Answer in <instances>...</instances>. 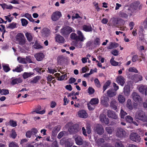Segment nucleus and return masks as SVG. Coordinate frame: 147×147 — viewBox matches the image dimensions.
I'll list each match as a JSON object with an SVG mask.
<instances>
[{"mask_svg":"<svg viewBox=\"0 0 147 147\" xmlns=\"http://www.w3.org/2000/svg\"><path fill=\"white\" fill-rule=\"evenodd\" d=\"M17 59L19 62L20 63L23 64L27 63V61L26 58L19 57Z\"/></svg>","mask_w":147,"mask_h":147,"instance_id":"obj_35","label":"nucleus"},{"mask_svg":"<svg viewBox=\"0 0 147 147\" xmlns=\"http://www.w3.org/2000/svg\"><path fill=\"white\" fill-rule=\"evenodd\" d=\"M82 27L83 30L86 32H91L92 30L91 25L90 24L88 25H84Z\"/></svg>","mask_w":147,"mask_h":147,"instance_id":"obj_21","label":"nucleus"},{"mask_svg":"<svg viewBox=\"0 0 147 147\" xmlns=\"http://www.w3.org/2000/svg\"><path fill=\"white\" fill-rule=\"evenodd\" d=\"M31 132V133L32 135L33 136H35V137H36V134L37 133V129L36 128H33L31 129L30 130Z\"/></svg>","mask_w":147,"mask_h":147,"instance_id":"obj_52","label":"nucleus"},{"mask_svg":"<svg viewBox=\"0 0 147 147\" xmlns=\"http://www.w3.org/2000/svg\"><path fill=\"white\" fill-rule=\"evenodd\" d=\"M75 140L76 144L79 145H81L83 144L84 141L82 137L80 136H76Z\"/></svg>","mask_w":147,"mask_h":147,"instance_id":"obj_15","label":"nucleus"},{"mask_svg":"<svg viewBox=\"0 0 147 147\" xmlns=\"http://www.w3.org/2000/svg\"><path fill=\"white\" fill-rule=\"evenodd\" d=\"M100 121L103 123H104L105 124H108L109 123V119L106 117V115L104 114H102L100 116Z\"/></svg>","mask_w":147,"mask_h":147,"instance_id":"obj_13","label":"nucleus"},{"mask_svg":"<svg viewBox=\"0 0 147 147\" xmlns=\"http://www.w3.org/2000/svg\"><path fill=\"white\" fill-rule=\"evenodd\" d=\"M78 115L80 118H86L88 116V115L86 111L84 110L79 111L78 112Z\"/></svg>","mask_w":147,"mask_h":147,"instance_id":"obj_12","label":"nucleus"},{"mask_svg":"<svg viewBox=\"0 0 147 147\" xmlns=\"http://www.w3.org/2000/svg\"><path fill=\"white\" fill-rule=\"evenodd\" d=\"M16 24L14 22L10 24L7 27V28H9L11 29H13L16 27Z\"/></svg>","mask_w":147,"mask_h":147,"instance_id":"obj_43","label":"nucleus"},{"mask_svg":"<svg viewBox=\"0 0 147 147\" xmlns=\"http://www.w3.org/2000/svg\"><path fill=\"white\" fill-rule=\"evenodd\" d=\"M65 79L66 80L67 79V75L66 74L64 75H62L61 77L58 78V80H62Z\"/></svg>","mask_w":147,"mask_h":147,"instance_id":"obj_46","label":"nucleus"},{"mask_svg":"<svg viewBox=\"0 0 147 147\" xmlns=\"http://www.w3.org/2000/svg\"><path fill=\"white\" fill-rule=\"evenodd\" d=\"M132 96L133 100L139 104H141L142 102V99L138 95L137 92H133Z\"/></svg>","mask_w":147,"mask_h":147,"instance_id":"obj_6","label":"nucleus"},{"mask_svg":"<svg viewBox=\"0 0 147 147\" xmlns=\"http://www.w3.org/2000/svg\"><path fill=\"white\" fill-rule=\"evenodd\" d=\"M63 105H66L69 102V100L67 99V98L65 96L63 99Z\"/></svg>","mask_w":147,"mask_h":147,"instance_id":"obj_60","label":"nucleus"},{"mask_svg":"<svg viewBox=\"0 0 147 147\" xmlns=\"http://www.w3.org/2000/svg\"><path fill=\"white\" fill-rule=\"evenodd\" d=\"M64 131H61L58 134L57 138L58 139H61L64 134Z\"/></svg>","mask_w":147,"mask_h":147,"instance_id":"obj_63","label":"nucleus"},{"mask_svg":"<svg viewBox=\"0 0 147 147\" xmlns=\"http://www.w3.org/2000/svg\"><path fill=\"white\" fill-rule=\"evenodd\" d=\"M26 135L27 138H30L31 136L32 135L31 132L30 130H28L27 131L26 133Z\"/></svg>","mask_w":147,"mask_h":147,"instance_id":"obj_58","label":"nucleus"},{"mask_svg":"<svg viewBox=\"0 0 147 147\" xmlns=\"http://www.w3.org/2000/svg\"><path fill=\"white\" fill-rule=\"evenodd\" d=\"M34 73L32 72H24L22 74V76L24 79H26L31 76Z\"/></svg>","mask_w":147,"mask_h":147,"instance_id":"obj_28","label":"nucleus"},{"mask_svg":"<svg viewBox=\"0 0 147 147\" xmlns=\"http://www.w3.org/2000/svg\"><path fill=\"white\" fill-rule=\"evenodd\" d=\"M16 43L25 48L27 45L26 40L23 33H19L15 36Z\"/></svg>","mask_w":147,"mask_h":147,"instance_id":"obj_1","label":"nucleus"},{"mask_svg":"<svg viewBox=\"0 0 147 147\" xmlns=\"http://www.w3.org/2000/svg\"><path fill=\"white\" fill-rule=\"evenodd\" d=\"M45 55L43 53H37V61H41L44 58Z\"/></svg>","mask_w":147,"mask_h":147,"instance_id":"obj_26","label":"nucleus"},{"mask_svg":"<svg viewBox=\"0 0 147 147\" xmlns=\"http://www.w3.org/2000/svg\"><path fill=\"white\" fill-rule=\"evenodd\" d=\"M21 20L22 26H26L28 24V21L26 19L22 18Z\"/></svg>","mask_w":147,"mask_h":147,"instance_id":"obj_45","label":"nucleus"},{"mask_svg":"<svg viewBox=\"0 0 147 147\" xmlns=\"http://www.w3.org/2000/svg\"><path fill=\"white\" fill-rule=\"evenodd\" d=\"M86 131L88 134H90L91 131L90 126L89 125H88L86 127Z\"/></svg>","mask_w":147,"mask_h":147,"instance_id":"obj_64","label":"nucleus"},{"mask_svg":"<svg viewBox=\"0 0 147 147\" xmlns=\"http://www.w3.org/2000/svg\"><path fill=\"white\" fill-rule=\"evenodd\" d=\"M104 142V140L103 138H100L98 139L96 141V144L98 146H101L102 147H109V145L106 144L102 146L103 143Z\"/></svg>","mask_w":147,"mask_h":147,"instance_id":"obj_18","label":"nucleus"},{"mask_svg":"<svg viewBox=\"0 0 147 147\" xmlns=\"http://www.w3.org/2000/svg\"><path fill=\"white\" fill-rule=\"evenodd\" d=\"M135 118L137 121L139 120L145 121L146 119L144 113L141 110L138 111L136 113Z\"/></svg>","mask_w":147,"mask_h":147,"instance_id":"obj_2","label":"nucleus"},{"mask_svg":"<svg viewBox=\"0 0 147 147\" xmlns=\"http://www.w3.org/2000/svg\"><path fill=\"white\" fill-rule=\"evenodd\" d=\"M77 33L78 35V36H77L79 40H80L82 42L85 39V38H84L82 32L80 31L79 30L77 31Z\"/></svg>","mask_w":147,"mask_h":147,"instance_id":"obj_24","label":"nucleus"},{"mask_svg":"<svg viewBox=\"0 0 147 147\" xmlns=\"http://www.w3.org/2000/svg\"><path fill=\"white\" fill-rule=\"evenodd\" d=\"M130 138L131 140L136 142H140L141 139L140 137L136 133L131 134Z\"/></svg>","mask_w":147,"mask_h":147,"instance_id":"obj_10","label":"nucleus"},{"mask_svg":"<svg viewBox=\"0 0 147 147\" xmlns=\"http://www.w3.org/2000/svg\"><path fill=\"white\" fill-rule=\"evenodd\" d=\"M107 115L109 117L114 119H117L118 118V116L115 112L110 110L107 111Z\"/></svg>","mask_w":147,"mask_h":147,"instance_id":"obj_17","label":"nucleus"},{"mask_svg":"<svg viewBox=\"0 0 147 147\" xmlns=\"http://www.w3.org/2000/svg\"><path fill=\"white\" fill-rule=\"evenodd\" d=\"M41 109V107L40 106H37V114H44L45 112V110H43L41 111H39Z\"/></svg>","mask_w":147,"mask_h":147,"instance_id":"obj_44","label":"nucleus"},{"mask_svg":"<svg viewBox=\"0 0 147 147\" xmlns=\"http://www.w3.org/2000/svg\"><path fill=\"white\" fill-rule=\"evenodd\" d=\"M131 79L135 82H137L139 81L142 80V77L139 74H134L131 76L130 77Z\"/></svg>","mask_w":147,"mask_h":147,"instance_id":"obj_11","label":"nucleus"},{"mask_svg":"<svg viewBox=\"0 0 147 147\" xmlns=\"http://www.w3.org/2000/svg\"><path fill=\"white\" fill-rule=\"evenodd\" d=\"M70 38L71 39L76 40V41L79 40L76 34L74 33H72L70 35Z\"/></svg>","mask_w":147,"mask_h":147,"instance_id":"obj_39","label":"nucleus"},{"mask_svg":"<svg viewBox=\"0 0 147 147\" xmlns=\"http://www.w3.org/2000/svg\"><path fill=\"white\" fill-rule=\"evenodd\" d=\"M111 82L110 80H108L105 83L103 86V92H104L111 84Z\"/></svg>","mask_w":147,"mask_h":147,"instance_id":"obj_32","label":"nucleus"},{"mask_svg":"<svg viewBox=\"0 0 147 147\" xmlns=\"http://www.w3.org/2000/svg\"><path fill=\"white\" fill-rule=\"evenodd\" d=\"M125 119L129 123H131L133 122V119L130 116L128 115L125 118Z\"/></svg>","mask_w":147,"mask_h":147,"instance_id":"obj_42","label":"nucleus"},{"mask_svg":"<svg viewBox=\"0 0 147 147\" xmlns=\"http://www.w3.org/2000/svg\"><path fill=\"white\" fill-rule=\"evenodd\" d=\"M118 99L119 102L121 103H123L125 100V97L121 95H119L118 96Z\"/></svg>","mask_w":147,"mask_h":147,"instance_id":"obj_34","label":"nucleus"},{"mask_svg":"<svg viewBox=\"0 0 147 147\" xmlns=\"http://www.w3.org/2000/svg\"><path fill=\"white\" fill-rule=\"evenodd\" d=\"M133 88V85L131 82H128L124 87L123 92H130L131 89Z\"/></svg>","mask_w":147,"mask_h":147,"instance_id":"obj_16","label":"nucleus"},{"mask_svg":"<svg viewBox=\"0 0 147 147\" xmlns=\"http://www.w3.org/2000/svg\"><path fill=\"white\" fill-rule=\"evenodd\" d=\"M73 31L71 27L66 26L63 27L61 30V33L65 37Z\"/></svg>","mask_w":147,"mask_h":147,"instance_id":"obj_3","label":"nucleus"},{"mask_svg":"<svg viewBox=\"0 0 147 147\" xmlns=\"http://www.w3.org/2000/svg\"><path fill=\"white\" fill-rule=\"evenodd\" d=\"M126 106L129 109L132 110L133 108L131 101V100L129 99L127 100Z\"/></svg>","mask_w":147,"mask_h":147,"instance_id":"obj_30","label":"nucleus"},{"mask_svg":"<svg viewBox=\"0 0 147 147\" xmlns=\"http://www.w3.org/2000/svg\"><path fill=\"white\" fill-rule=\"evenodd\" d=\"M3 68L4 71L6 72H7L10 70V68L7 65L3 66Z\"/></svg>","mask_w":147,"mask_h":147,"instance_id":"obj_62","label":"nucleus"},{"mask_svg":"<svg viewBox=\"0 0 147 147\" xmlns=\"http://www.w3.org/2000/svg\"><path fill=\"white\" fill-rule=\"evenodd\" d=\"M117 102L115 100H112L111 103V106L114 110H116L117 108Z\"/></svg>","mask_w":147,"mask_h":147,"instance_id":"obj_33","label":"nucleus"},{"mask_svg":"<svg viewBox=\"0 0 147 147\" xmlns=\"http://www.w3.org/2000/svg\"><path fill=\"white\" fill-rule=\"evenodd\" d=\"M23 69L22 67L20 66H18L15 69L12 70L13 71H16L18 72H20L22 71Z\"/></svg>","mask_w":147,"mask_h":147,"instance_id":"obj_41","label":"nucleus"},{"mask_svg":"<svg viewBox=\"0 0 147 147\" xmlns=\"http://www.w3.org/2000/svg\"><path fill=\"white\" fill-rule=\"evenodd\" d=\"M119 46V44L115 42H111L110 43L109 46L107 47V48L109 49H112L113 48H115Z\"/></svg>","mask_w":147,"mask_h":147,"instance_id":"obj_22","label":"nucleus"},{"mask_svg":"<svg viewBox=\"0 0 147 147\" xmlns=\"http://www.w3.org/2000/svg\"><path fill=\"white\" fill-rule=\"evenodd\" d=\"M115 147H124L121 141L116 142L115 145Z\"/></svg>","mask_w":147,"mask_h":147,"instance_id":"obj_50","label":"nucleus"},{"mask_svg":"<svg viewBox=\"0 0 147 147\" xmlns=\"http://www.w3.org/2000/svg\"><path fill=\"white\" fill-rule=\"evenodd\" d=\"M95 83L97 87H100V82L97 78H95L94 80Z\"/></svg>","mask_w":147,"mask_h":147,"instance_id":"obj_59","label":"nucleus"},{"mask_svg":"<svg viewBox=\"0 0 147 147\" xmlns=\"http://www.w3.org/2000/svg\"><path fill=\"white\" fill-rule=\"evenodd\" d=\"M111 53L115 56H117L118 55V51L116 49L112 50L111 52Z\"/></svg>","mask_w":147,"mask_h":147,"instance_id":"obj_56","label":"nucleus"},{"mask_svg":"<svg viewBox=\"0 0 147 147\" xmlns=\"http://www.w3.org/2000/svg\"><path fill=\"white\" fill-rule=\"evenodd\" d=\"M9 147H19L18 144L15 142H12L9 144Z\"/></svg>","mask_w":147,"mask_h":147,"instance_id":"obj_49","label":"nucleus"},{"mask_svg":"<svg viewBox=\"0 0 147 147\" xmlns=\"http://www.w3.org/2000/svg\"><path fill=\"white\" fill-rule=\"evenodd\" d=\"M93 44L96 46H100L101 44L100 38H95L93 41Z\"/></svg>","mask_w":147,"mask_h":147,"instance_id":"obj_31","label":"nucleus"},{"mask_svg":"<svg viewBox=\"0 0 147 147\" xmlns=\"http://www.w3.org/2000/svg\"><path fill=\"white\" fill-rule=\"evenodd\" d=\"M22 80L21 78H16L13 80L11 82V84L12 85H14L16 84H18L19 83H20L22 82Z\"/></svg>","mask_w":147,"mask_h":147,"instance_id":"obj_27","label":"nucleus"},{"mask_svg":"<svg viewBox=\"0 0 147 147\" xmlns=\"http://www.w3.org/2000/svg\"><path fill=\"white\" fill-rule=\"evenodd\" d=\"M55 41L59 43H63L64 42V38L59 34H57L55 37Z\"/></svg>","mask_w":147,"mask_h":147,"instance_id":"obj_19","label":"nucleus"},{"mask_svg":"<svg viewBox=\"0 0 147 147\" xmlns=\"http://www.w3.org/2000/svg\"><path fill=\"white\" fill-rule=\"evenodd\" d=\"M125 78L121 76H118L116 79L117 82L122 86H123L125 83Z\"/></svg>","mask_w":147,"mask_h":147,"instance_id":"obj_14","label":"nucleus"},{"mask_svg":"<svg viewBox=\"0 0 147 147\" xmlns=\"http://www.w3.org/2000/svg\"><path fill=\"white\" fill-rule=\"evenodd\" d=\"M127 115L126 112H125L123 110L121 109L120 112V116L121 118H124L125 116Z\"/></svg>","mask_w":147,"mask_h":147,"instance_id":"obj_48","label":"nucleus"},{"mask_svg":"<svg viewBox=\"0 0 147 147\" xmlns=\"http://www.w3.org/2000/svg\"><path fill=\"white\" fill-rule=\"evenodd\" d=\"M68 81L69 83L71 84L74 83L76 81V80L74 78L71 77L70 78Z\"/></svg>","mask_w":147,"mask_h":147,"instance_id":"obj_57","label":"nucleus"},{"mask_svg":"<svg viewBox=\"0 0 147 147\" xmlns=\"http://www.w3.org/2000/svg\"><path fill=\"white\" fill-rule=\"evenodd\" d=\"M98 99L97 98H94L91 100L90 103L91 105L95 106V105L98 104Z\"/></svg>","mask_w":147,"mask_h":147,"instance_id":"obj_25","label":"nucleus"},{"mask_svg":"<svg viewBox=\"0 0 147 147\" xmlns=\"http://www.w3.org/2000/svg\"><path fill=\"white\" fill-rule=\"evenodd\" d=\"M73 145L72 142L70 141L69 142L68 141H67L65 143V147H71Z\"/></svg>","mask_w":147,"mask_h":147,"instance_id":"obj_47","label":"nucleus"},{"mask_svg":"<svg viewBox=\"0 0 147 147\" xmlns=\"http://www.w3.org/2000/svg\"><path fill=\"white\" fill-rule=\"evenodd\" d=\"M101 104L106 107H107L108 105V102L109 101V99L107 97L106 95H104L101 98Z\"/></svg>","mask_w":147,"mask_h":147,"instance_id":"obj_9","label":"nucleus"},{"mask_svg":"<svg viewBox=\"0 0 147 147\" xmlns=\"http://www.w3.org/2000/svg\"><path fill=\"white\" fill-rule=\"evenodd\" d=\"M137 132L139 135L141 136H144V131L141 129H138Z\"/></svg>","mask_w":147,"mask_h":147,"instance_id":"obj_61","label":"nucleus"},{"mask_svg":"<svg viewBox=\"0 0 147 147\" xmlns=\"http://www.w3.org/2000/svg\"><path fill=\"white\" fill-rule=\"evenodd\" d=\"M125 22V21L122 19L120 18H117V27L124 25Z\"/></svg>","mask_w":147,"mask_h":147,"instance_id":"obj_29","label":"nucleus"},{"mask_svg":"<svg viewBox=\"0 0 147 147\" xmlns=\"http://www.w3.org/2000/svg\"><path fill=\"white\" fill-rule=\"evenodd\" d=\"M50 30L47 28H44L42 30L41 32L43 34L46 35L48 34L50 32Z\"/></svg>","mask_w":147,"mask_h":147,"instance_id":"obj_37","label":"nucleus"},{"mask_svg":"<svg viewBox=\"0 0 147 147\" xmlns=\"http://www.w3.org/2000/svg\"><path fill=\"white\" fill-rule=\"evenodd\" d=\"M61 12L58 11H56L53 12L51 16V19L54 22L57 21L61 16Z\"/></svg>","mask_w":147,"mask_h":147,"instance_id":"obj_4","label":"nucleus"},{"mask_svg":"<svg viewBox=\"0 0 147 147\" xmlns=\"http://www.w3.org/2000/svg\"><path fill=\"white\" fill-rule=\"evenodd\" d=\"M129 71L131 72H134L136 73H138V70L135 68L134 67H130L129 69Z\"/></svg>","mask_w":147,"mask_h":147,"instance_id":"obj_54","label":"nucleus"},{"mask_svg":"<svg viewBox=\"0 0 147 147\" xmlns=\"http://www.w3.org/2000/svg\"><path fill=\"white\" fill-rule=\"evenodd\" d=\"M115 57H112L111 59L110 60V62L111 65L114 66H116L118 65L119 63V65H120L121 63L120 62H118L114 60Z\"/></svg>","mask_w":147,"mask_h":147,"instance_id":"obj_23","label":"nucleus"},{"mask_svg":"<svg viewBox=\"0 0 147 147\" xmlns=\"http://www.w3.org/2000/svg\"><path fill=\"white\" fill-rule=\"evenodd\" d=\"M139 92H145V86H142L139 88Z\"/></svg>","mask_w":147,"mask_h":147,"instance_id":"obj_55","label":"nucleus"},{"mask_svg":"<svg viewBox=\"0 0 147 147\" xmlns=\"http://www.w3.org/2000/svg\"><path fill=\"white\" fill-rule=\"evenodd\" d=\"M119 15L121 17L124 18H127L128 17V15L126 13L123 12L120 13Z\"/></svg>","mask_w":147,"mask_h":147,"instance_id":"obj_51","label":"nucleus"},{"mask_svg":"<svg viewBox=\"0 0 147 147\" xmlns=\"http://www.w3.org/2000/svg\"><path fill=\"white\" fill-rule=\"evenodd\" d=\"M88 108L89 110L92 111L94 110L95 108V106L92 105L90 104V103L88 104Z\"/></svg>","mask_w":147,"mask_h":147,"instance_id":"obj_53","label":"nucleus"},{"mask_svg":"<svg viewBox=\"0 0 147 147\" xmlns=\"http://www.w3.org/2000/svg\"><path fill=\"white\" fill-rule=\"evenodd\" d=\"M111 20L112 22L109 26H111L113 28L117 27V18H113L111 19Z\"/></svg>","mask_w":147,"mask_h":147,"instance_id":"obj_20","label":"nucleus"},{"mask_svg":"<svg viewBox=\"0 0 147 147\" xmlns=\"http://www.w3.org/2000/svg\"><path fill=\"white\" fill-rule=\"evenodd\" d=\"M105 130L109 134H111L114 130V129L113 127L108 126L106 128Z\"/></svg>","mask_w":147,"mask_h":147,"instance_id":"obj_36","label":"nucleus"},{"mask_svg":"<svg viewBox=\"0 0 147 147\" xmlns=\"http://www.w3.org/2000/svg\"><path fill=\"white\" fill-rule=\"evenodd\" d=\"M94 131L98 134L101 135L104 133V130L101 125L98 124L94 129Z\"/></svg>","mask_w":147,"mask_h":147,"instance_id":"obj_7","label":"nucleus"},{"mask_svg":"<svg viewBox=\"0 0 147 147\" xmlns=\"http://www.w3.org/2000/svg\"><path fill=\"white\" fill-rule=\"evenodd\" d=\"M23 16L28 19L30 21L33 22L34 20L32 18L31 15L28 13H25Z\"/></svg>","mask_w":147,"mask_h":147,"instance_id":"obj_40","label":"nucleus"},{"mask_svg":"<svg viewBox=\"0 0 147 147\" xmlns=\"http://www.w3.org/2000/svg\"><path fill=\"white\" fill-rule=\"evenodd\" d=\"M125 131L121 127L118 128L117 129L116 135L117 136L120 138H123L125 137L126 134Z\"/></svg>","mask_w":147,"mask_h":147,"instance_id":"obj_5","label":"nucleus"},{"mask_svg":"<svg viewBox=\"0 0 147 147\" xmlns=\"http://www.w3.org/2000/svg\"><path fill=\"white\" fill-rule=\"evenodd\" d=\"M69 131L71 134L76 133L79 130V127L77 124H74L69 127Z\"/></svg>","mask_w":147,"mask_h":147,"instance_id":"obj_8","label":"nucleus"},{"mask_svg":"<svg viewBox=\"0 0 147 147\" xmlns=\"http://www.w3.org/2000/svg\"><path fill=\"white\" fill-rule=\"evenodd\" d=\"M25 36L29 41L30 42L32 40V36L30 33L27 32L25 34Z\"/></svg>","mask_w":147,"mask_h":147,"instance_id":"obj_38","label":"nucleus"}]
</instances>
